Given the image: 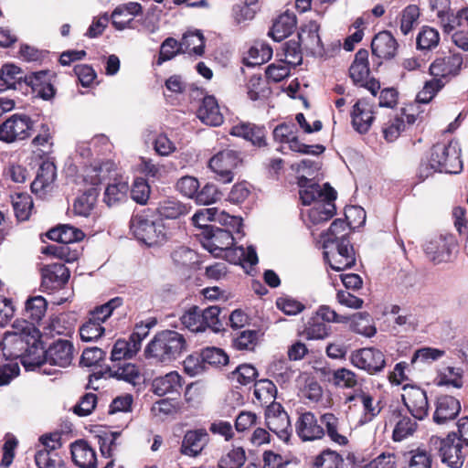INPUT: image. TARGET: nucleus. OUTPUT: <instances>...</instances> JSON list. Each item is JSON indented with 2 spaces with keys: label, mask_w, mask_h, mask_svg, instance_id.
<instances>
[{
  "label": "nucleus",
  "mask_w": 468,
  "mask_h": 468,
  "mask_svg": "<svg viewBox=\"0 0 468 468\" xmlns=\"http://www.w3.org/2000/svg\"><path fill=\"white\" fill-rule=\"evenodd\" d=\"M273 137L275 141L287 144L292 151L300 154L317 155L324 151V147L321 144L307 145L301 143L296 135V128L293 123H282L276 126Z\"/></svg>",
  "instance_id": "6e6552de"
},
{
  "label": "nucleus",
  "mask_w": 468,
  "mask_h": 468,
  "mask_svg": "<svg viewBox=\"0 0 468 468\" xmlns=\"http://www.w3.org/2000/svg\"><path fill=\"white\" fill-rule=\"evenodd\" d=\"M230 134L242 137L256 146L266 145V129L262 125L250 122H239L230 129Z\"/></svg>",
  "instance_id": "bb28decb"
},
{
  "label": "nucleus",
  "mask_w": 468,
  "mask_h": 468,
  "mask_svg": "<svg viewBox=\"0 0 468 468\" xmlns=\"http://www.w3.org/2000/svg\"><path fill=\"white\" fill-rule=\"evenodd\" d=\"M320 422L330 441L339 446H346L349 442L348 432L343 428L340 420L331 412L320 416Z\"/></svg>",
  "instance_id": "4be33fe9"
},
{
  "label": "nucleus",
  "mask_w": 468,
  "mask_h": 468,
  "mask_svg": "<svg viewBox=\"0 0 468 468\" xmlns=\"http://www.w3.org/2000/svg\"><path fill=\"white\" fill-rule=\"evenodd\" d=\"M451 238L439 235L431 238L424 244V251L427 257L434 263L447 261L450 259Z\"/></svg>",
  "instance_id": "cd10ccee"
},
{
  "label": "nucleus",
  "mask_w": 468,
  "mask_h": 468,
  "mask_svg": "<svg viewBox=\"0 0 468 468\" xmlns=\"http://www.w3.org/2000/svg\"><path fill=\"white\" fill-rule=\"evenodd\" d=\"M401 397L404 405L414 419L421 420L428 415L429 403L424 389L414 385H405Z\"/></svg>",
  "instance_id": "dca6fc26"
},
{
  "label": "nucleus",
  "mask_w": 468,
  "mask_h": 468,
  "mask_svg": "<svg viewBox=\"0 0 468 468\" xmlns=\"http://www.w3.org/2000/svg\"><path fill=\"white\" fill-rule=\"evenodd\" d=\"M104 333V327L101 323L90 317L80 328V335L82 341L91 342L100 338Z\"/></svg>",
  "instance_id": "052dcab7"
},
{
  "label": "nucleus",
  "mask_w": 468,
  "mask_h": 468,
  "mask_svg": "<svg viewBox=\"0 0 468 468\" xmlns=\"http://www.w3.org/2000/svg\"><path fill=\"white\" fill-rule=\"evenodd\" d=\"M200 235L203 247L216 257H219L223 251H229L234 244L231 229L213 227L205 229Z\"/></svg>",
  "instance_id": "1a4fd4ad"
},
{
  "label": "nucleus",
  "mask_w": 468,
  "mask_h": 468,
  "mask_svg": "<svg viewBox=\"0 0 468 468\" xmlns=\"http://www.w3.org/2000/svg\"><path fill=\"white\" fill-rule=\"evenodd\" d=\"M246 461L245 451L237 447L223 455L218 462V468H240Z\"/></svg>",
  "instance_id": "bf43d9fd"
},
{
  "label": "nucleus",
  "mask_w": 468,
  "mask_h": 468,
  "mask_svg": "<svg viewBox=\"0 0 468 468\" xmlns=\"http://www.w3.org/2000/svg\"><path fill=\"white\" fill-rule=\"evenodd\" d=\"M12 205L18 220L28 219L33 208V200L27 193H16L12 197Z\"/></svg>",
  "instance_id": "09e8293b"
},
{
  "label": "nucleus",
  "mask_w": 468,
  "mask_h": 468,
  "mask_svg": "<svg viewBox=\"0 0 468 468\" xmlns=\"http://www.w3.org/2000/svg\"><path fill=\"white\" fill-rule=\"evenodd\" d=\"M276 395V386L270 379L263 378L255 382L254 397L261 405L274 404Z\"/></svg>",
  "instance_id": "a18cd8bd"
},
{
  "label": "nucleus",
  "mask_w": 468,
  "mask_h": 468,
  "mask_svg": "<svg viewBox=\"0 0 468 468\" xmlns=\"http://www.w3.org/2000/svg\"><path fill=\"white\" fill-rule=\"evenodd\" d=\"M461 410V404L458 399L452 396H441L437 399L433 420L438 424H443L453 420Z\"/></svg>",
  "instance_id": "2f4dec72"
},
{
  "label": "nucleus",
  "mask_w": 468,
  "mask_h": 468,
  "mask_svg": "<svg viewBox=\"0 0 468 468\" xmlns=\"http://www.w3.org/2000/svg\"><path fill=\"white\" fill-rule=\"evenodd\" d=\"M431 10L435 13L439 24L441 25L443 31L447 34L452 32V27L451 26V20L453 14L451 12V1L450 0H430Z\"/></svg>",
  "instance_id": "37998d69"
},
{
  "label": "nucleus",
  "mask_w": 468,
  "mask_h": 468,
  "mask_svg": "<svg viewBox=\"0 0 468 468\" xmlns=\"http://www.w3.org/2000/svg\"><path fill=\"white\" fill-rule=\"evenodd\" d=\"M122 303V300L120 297L111 299L106 303L97 306L93 311H91L90 317L102 324L112 315L113 310L121 306Z\"/></svg>",
  "instance_id": "680f3d73"
},
{
  "label": "nucleus",
  "mask_w": 468,
  "mask_h": 468,
  "mask_svg": "<svg viewBox=\"0 0 468 468\" xmlns=\"http://www.w3.org/2000/svg\"><path fill=\"white\" fill-rule=\"evenodd\" d=\"M369 73L368 51L363 48L359 49L349 68L350 78L356 84L364 85L369 78Z\"/></svg>",
  "instance_id": "c9c22d12"
},
{
  "label": "nucleus",
  "mask_w": 468,
  "mask_h": 468,
  "mask_svg": "<svg viewBox=\"0 0 468 468\" xmlns=\"http://www.w3.org/2000/svg\"><path fill=\"white\" fill-rule=\"evenodd\" d=\"M346 403L349 409L358 405L362 407V414L359 417L356 426H363L371 422L381 411L380 402L375 401L373 396L362 388L356 389L353 394L346 398Z\"/></svg>",
  "instance_id": "9d476101"
},
{
  "label": "nucleus",
  "mask_w": 468,
  "mask_h": 468,
  "mask_svg": "<svg viewBox=\"0 0 468 468\" xmlns=\"http://www.w3.org/2000/svg\"><path fill=\"white\" fill-rule=\"evenodd\" d=\"M187 344L183 335L173 330L157 333L144 348L147 359L156 364L168 365L186 351Z\"/></svg>",
  "instance_id": "f03ea898"
},
{
  "label": "nucleus",
  "mask_w": 468,
  "mask_h": 468,
  "mask_svg": "<svg viewBox=\"0 0 468 468\" xmlns=\"http://www.w3.org/2000/svg\"><path fill=\"white\" fill-rule=\"evenodd\" d=\"M350 361L356 367L371 375L381 372L386 366L384 354L374 347L355 351L350 356Z\"/></svg>",
  "instance_id": "4468645a"
},
{
  "label": "nucleus",
  "mask_w": 468,
  "mask_h": 468,
  "mask_svg": "<svg viewBox=\"0 0 468 468\" xmlns=\"http://www.w3.org/2000/svg\"><path fill=\"white\" fill-rule=\"evenodd\" d=\"M396 423L392 432V439L395 441H401L413 435L418 427L416 420L400 413L396 415Z\"/></svg>",
  "instance_id": "c03bdc74"
},
{
  "label": "nucleus",
  "mask_w": 468,
  "mask_h": 468,
  "mask_svg": "<svg viewBox=\"0 0 468 468\" xmlns=\"http://www.w3.org/2000/svg\"><path fill=\"white\" fill-rule=\"evenodd\" d=\"M55 178V165L48 161L43 162L31 184L32 192L44 198L53 189Z\"/></svg>",
  "instance_id": "aec40b11"
},
{
  "label": "nucleus",
  "mask_w": 468,
  "mask_h": 468,
  "mask_svg": "<svg viewBox=\"0 0 468 468\" xmlns=\"http://www.w3.org/2000/svg\"><path fill=\"white\" fill-rule=\"evenodd\" d=\"M348 225L341 218L335 219L326 233L322 235L323 248L327 250L331 245L342 241V239H348L347 238Z\"/></svg>",
  "instance_id": "ea45409f"
},
{
  "label": "nucleus",
  "mask_w": 468,
  "mask_h": 468,
  "mask_svg": "<svg viewBox=\"0 0 468 468\" xmlns=\"http://www.w3.org/2000/svg\"><path fill=\"white\" fill-rule=\"evenodd\" d=\"M130 229L133 236L147 246H155L166 239L165 228L161 221H153L143 215H133Z\"/></svg>",
  "instance_id": "423d86ee"
},
{
  "label": "nucleus",
  "mask_w": 468,
  "mask_h": 468,
  "mask_svg": "<svg viewBox=\"0 0 468 468\" xmlns=\"http://www.w3.org/2000/svg\"><path fill=\"white\" fill-rule=\"evenodd\" d=\"M48 237L52 240L58 241V245H68L81 240L84 238V233L75 227L62 225L50 229L48 232Z\"/></svg>",
  "instance_id": "4c0bfd02"
},
{
  "label": "nucleus",
  "mask_w": 468,
  "mask_h": 468,
  "mask_svg": "<svg viewBox=\"0 0 468 468\" xmlns=\"http://www.w3.org/2000/svg\"><path fill=\"white\" fill-rule=\"evenodd\" d=\"M372 53L380 58H393L398 49V43L388 31L379 32L371 43Z\"/></svg>",
  "instance_id": "473e14b6"
},
{
  "label": "nucleus",
  "mask_w": 468,
  "mask_h": 468,
  "mask_svg": "<svg viewBox=\"0 0 468 468\" xmlns=\"http://www.w3.org/2000/svg\"><path fill=\"white\" fill-rule=\"evenodd\" d=\"M71 457L80 468H97V457L93 448L85 441L80 440L71 444Z\"/></svg>",
  "instance_id": "7c9ffc66"
},
{
  "label": "nucleus",
  "mask_w": 468,
  "mask_h": 468,
  "mask_svg": "<svg viewBox=\"0 0 468 468\" xmlns=\"http://www.w3.org/2000/svg\"><path fill=\"white\" fill-rule=\"evenodd\" d=\"M257 377L258 371L252 365L242 364L229 374V378L232 382L246 386L254 382Z\"/></svg>",
  "instance_id": "603ef678"
},
{
  "label": "nucleus",
  "mask_w": 468,
  "mask_h": 468,
  "mask_svg": "<svg viewBox=\"0 0 468 468\" xmlns=\"http://www.w3.org/2000/svg\"><path fill=\"white\" fill-rule=\"evenodd\" d=\"M303 334L308 340H322L329 335L330 326L313 316L307 322Z\"/></svg>",
  "instance_id": "8fccbe9b"
},
{
  "label": "nucleus",
  "mask_w": 468,
  "mask_h": 468,
  "mask_svg": "<svg viewBox=\"0 0 468 468\" xmlns=\"http://www.w3.org/2000/svg\"><path fill=\"white\" fill-rule=\"evenodd\" d=\"M38 328L27 320H16L12 330L5 333L0 346L7 360L20 358L27 366L39 365L43 356Z\"/></svg>",
  "instance_id": "f257e3e1"
},
{
  "label": "nucleus",
  "mask_w": 468,
  "mask_h": 468,
  "mask_svg": "<svg viewBox=\"0 0 468 468\" xmlns=\"http://www.w3.org/2000/svg\"><path fill=\"white\" fill-rule=\"evenodd\" d=\"M201 358L205 365L215 367L225 366L229 362L227 354L222 349L217 347H207L203 349Z\"/></svg>",
  "instance_id": "e2e57ef3"
},
{
  "label": "nucleus",
  "mask_w": 468,
  "mask_h": 468,
  "mask_svg": "<svg viewBox=\"0 0 468 468\" xmlns=\"http://www.w3.org/2000/svg\"><path fill=\"white\" fill-rule=\"evenodd\" d=\"M318 31L319 25L310 21L301 28L297 37L304 49L313 55L321 56L324 53V48Z\"/></svg>",
  "instance_id": "393cba45"
},
{
  "label": "nucleus",
  "mask_w": 468,
  "mask_h": 468,
  "mask_svg": "<svg viewBox=\"0 0 468 468\" xmlns=\"http://www.w3.org/2000/svg\"><path fill=\"white\" fill-rule=\"evenodd\" d=\"M142 13V6L137 2H129L118 5L112 14V25L116 29H124L133 19Z\"/></svg>",
  "instance_id": "f704fd0d"
},
{
  "label": "nucleus",
  "mask_w": 468,
  "mask_h": 468,
  "mask_svg": "<svg viewBox=\"0 0 468 468\" xmlns=\"http://www.w3.org/2000/svg\"><path fill=\"white\" fill-rule=\"evenodd\" d=\"M204 47V37L198 30L185 33L182 40L180 41L181 52L187 53L189 55H203Z\"/></svg>",
  "instance_id": "a19ab883"
},
{
  "label": "nucleus",
  "mask_w": 468,
  "mask_h": 468,
  "mask_svg": "<svg viewBox=\"0 0 468 468\" xmlns=\"http://www.w3.org/2000/svg\"><path fill=\"white\" fill-rule=\"evenodd\" d=\"M444 85L445 82L440 79L426 81L422 90L417 94L415 103L418 105L429 103Z\"/></svg>",
  "instance_id": "4d7b16f0"
},
{
  "label": "nucleus",
  "mask_w": 468,
  "mask_h": 468,
  "mask_svg": "<svg viewBox=\"0 0 468 468\" xmlns=\"http://www.w3.org/2000/svg\"><path fill=\"white\" fill-rule=\"evenodd\" d=\"M439 386H452L460 388L463 387V371L459 367H448L438 376Z\"/></svg>",
  "instance_id": "13d9d810"
},
{
  "label": "nucleus",
  "mask_w": 468,
  "mask_h": 468,
  "mask_svg": "<svg viewBox=\"0 0 468 468\" xmlns=\"http://www.w3.org/2000/svg\"><path fill=\"white\" fill-rule=\"evenodd\" d=\"M24 72L14 64H5L0 69V92L16 89V84L24 80Z\"/></svg>",
  "instance_id": "49530a36"
},
{
  "label": "nucleus",
  "mask_w": 468,
  "mask_h": 468,
  "mask_svg": "<svg viewBox=\"0 0 468 468\" xmlns=\"http://www.w3.org/2000/svg\"><path fill=\"white\" fill-rule=\"evenodd\" d=\"M296 27V17L292 14L284 13L273 23L269 35L277 42H280L292 34Z\"/></svg>",
  "instance_id": "e433bc0d"
},
{
  "label": "nucleus",
  "mask_w": 468,
  "mask_h": 468,
  "mask_svg": "<svg viewBox=\"0 0 468 468\" xmlns=\"http://www.w3.org/2000/svg\"><path fill=\"white\" fill-rule=\"evenodd\" d=\"M335 198L336 192L335 189H330L326 200L318 201L313 207L308 209L307 217L309 222L316 225L330 219L335 213V205L334 203Z\"/></svg>",
  "instance_id": "a878e982"
},
{
  "label": "nucleus",
  "mask_w": 468,
  "mask_h": 468,
  "mask_svg": "<svg viewBox=\"0 0 468 468\" xmlns=\"http://www.w3.org/2000/svg\"><path fill=\"white\" fill-rule=\"evenodd\" d=\"M324 257L336 271L351 268L356 263L355 252L349 239H342L331 245L329 249L324 250Z\"/></svg>",
  "instance_id": "9b49d317"
},
{
  "label": "nucleus",
  "mask_w": 468,
  "mask_h": 468,
  "mask_svg": "<svg viewBox=\"0 0 468 468\" xmlns=\"http://www.w3.org/2000/svg\"><path fill=\"white\" fill-rule=\"evenodd\" d=\"M150 186L144 178H136L131 188V197L140 205H145L150 197Z\"/></svg>",
  "instance_id": "0e129e2a"
},
{
  "label": "nucleus",
  "mask_w": 468,
  "mask_h": 468,
  "mask_svg": "<svg viewBox=\"0 0 468 468\" xmlns=\"http://www.w3.org/2000/svg\"><path fill=\"white\" fill-rule=\"evenodd\" d=\"M59 433L44 434L39 438V444L35 452V463L37 468H67L58 453L61 447Z\"/></svg>",
  "instance_id": "20e7f679"
},
{
  "label": "nucleus",
  "mask_w": 468,
  "mask_h": 468,
  "mask_svg": "<svg viewBox=\"0 0 468 468\" xmlns=\"http://www.w3.org/2000/svg\"><path fill=\"white\" fill-rule=\"evenodd\" d=\"M33 122L26 114H13L0 125V141L14 143L31 135Z\"/></svg>",
  "instance_id": "0eeeda50"
},
{
  "label": "nucleus",
  "mask_w": 468,
  "mask_h": 468,
  "mask_svg": "<svg viewBox=\"0 0 468 468\" xmlns=\"http://www.w3.org/2000/svg\"><path fill=\"white\" fill-rule=\"evenodd\" d=\"M374 106L368 101L358 100L351 112V122L356 132L360 134L367 133L375 120Z\"/></svg>",
  "instance_id": "a211bd4d"
},
{
  "label": "nucleus",
  "mask_w": 468,
  "mask_h": 468,
  "mask_svg": "<svg viewBox=\"0 0 468 468\" xmlns=\"http://www.w3.org/2000/svg\"><path fill=\"white\" fill-rule=\"evenodd\" d=\"M221 197V193L218 191V187L213 184L205 185L199 191L197 190L195 200L198 205H210Z\"/></svg>",
  "instance_id": "69168bd1"
},
{
  "label": "nucleus",
  "mask_w": 468,
  "mask_h": 468,
  "mask_svg": "<svg viewBox=\"0 0 468 468\" xmlns=\"http://www.w3.org/2000/svg\"><path fill=\"white\" fill-rule=\"evenodd\" d=\"M240 162L239 154L231 149L223 150L209 160V167L217 174L218 179L222 183H230L233 180V170Z\"/></svg>",
  "instance_id": "ddd939ff"
},
{
  "label": "nucleus",
  "mask_w": 468,
  "mask_h": 468,
  "mask_svg": "<svg viewBox=\"0 0 468 468\" xmlns=\"http://www.w3.org/2000/svg\"><path fill=\"white\" fill-rule=\"evenodd\" d=\"M48 303L46 299L40 295L30 297L26 302V316L30 320V324L36 325L45 316ZM29 323V321H27Z\"/></svg>",
  "instance_id": "de8ad7c7"
},
{
  "label": "nucleus",
  "mask_w": 468,
  "mask_h": 468,
  "mask_svg": "<svg viewBox=\"0 0 468 468\" xmlns=\"http://www.w3.org/2000/svg\"><path fill=\"white\" fill-rule=\"evenodd\" d=\"M190 208L189 205L176 198L169 197L159 203L157 211L160 216L165 218L175 219L187 215L190 212Z\"/></svg>",
  "instance_id": "58836bf2"
},
{
  "label": "nucleus",
  "mask_w": 468,
  "mask_h": 468,
  "mask_svg": "<svg viewBox=\"0 0 468 468\" xmlns=\"http://www.w3.org/2000/svg\"><path fill=\"white\" fill-rule=\"evenodd\" d=\"M208 441V433L205 429L192 430L186 432L181 452L184 455L196 457L201 453Z\"/></svg>",
  "instance_id": "c85d7f7f"
},
{
  "label": "nucleus",
  "mask_w": 468,
  "mask_h": 468,
  "mask_svg": "<svg viewBox=\"0 0 468 468\" xmlns=\"http://www.w3.org/2000/svg\"><path fill=\"white\" fill-rule=\"evenodd\" d=\"M463 64V58L460 53L450 52L447 56L437 58L430 65L429 71L434 79H440L446 83L460 73Z\"/></svg>",
  "instance_id": "2eb2a0df"
},
{
  "label": "nucleus",
  "mask_w": 468,
  "mask_h": 468,
  "mask_svg": "<svg viewBox=\"0 0 468 468\" xmlns=\"http://www.w3.org/2000/svg\"><path fill=\"white\" fill-rule=\"evenodd\" d=\"M324 379L336 388H353L357 384V376L355 372L346 367L331 369L324 367L321 369Z\"/></svg>",
  "instance_id": "c756f323"
},
{
  "label": "nucleus",
  "mask_w": 468,
  "mask_h": 468,
  "mask_svg": "<svg viewBox=\"0 0 468 468\" xmlns=\"http://www.w3.org/2000/svg\"><path fill=\"white\" fill-rule=\"evenodd\" d=\"M96 202V195L89 190L78 197L73 204L75 215L87 218L90 215Z\"/></svg>",
  "instance_id": "5fc2aeb1"
},
{
  "label": "nucleus",
  "mask_w": 468,
  "mask_h": 468,
  "mask_svg": "<svg viewBox=\"0 0 468 468\" xmlns=\"http://www.w3.org/2000/svg\"><path fill=\"white\" fill-rule=\"evenodd\" d=\"M296 433L303 441L320 440L324 436V431L321 423L318 422L315 415L311 411L300 414L296 424Z\"/></svg>",
  "instance_id": "6ab92c4d"
},
{
  "label": "nucleus",
  "mask_w": 468,
  "mask_h": 468,
  "mask_svg": "<svg viewBox=\"0 0 468 468\" xmlns=\"http://www.w3.org/2000/svg\"><path fill=\"white\" fill-rule=\"evenodd\" d=\"M42 283L45 290H55L63 286L69 278V271L62 263L45 265L41 269Z\"/></svg>",
  "instance_id": "412c9836"
},
{
  "label": "nucleus",
  "mask_w": 468,
  "mask_h": 468,
  "mask_svg": "<svg viewBox=\"0 0 468 468\" xmlns=\"http://www.w3.org/2000/svg\"><path fill=\"white\" fill-rule=\"evenodd\" d=\"M430 443L433 449L438 450L441 462L451 468H461L468 455V446L457 438L455 432L445 438L432 436Z\"/></svg>",
  "instance_id": "7ed1b4c3"
},
{
  "label": "nucleus",
  "mask_w": 468,
  "mask_h": 468,
  "mask_svg": "<svg viewBox=\"0 0 468 468\" xmlns=\"http://www.w3.org/2000/svg\"><path fill=\"white\" fill-rule=\"evenodd\" d=\"M138 352L139 349L130 339H118L112 349L111 360L121 361L122 359H131L134 357Z\"/></svg>",
  "instance_id": "3c124183"
},
{
  "label": "nucleus",
  "mask_w": 468,
  "mask_h": 468,
  "mask_svg": "<svg viewBox=\"0 0 468 468\" xmlns=\"http://www.w3.org/2000/svg\"><path fill=\"white\" fill-rule=\"evenodd\" d=\"M172 260L179 267H192L197 262V254L193 250L180 247L173 251Z\"/></svg>",
  "instance_id": "338daca9"
},
{
  "label": "nucleus",
  "mask_w": 468,
  "mask_h": 468,
  "mask_svg": "<svg viewBox=\"0 0 468 468\" xmlns=\"http://www.w3.org/2000/svg\"><path fill=\"white\" fill-rule=\"evenodd\" d=\"M197 117L203 123L210 126H218L223 122V115L214 96L204 97L197 110Z\"/></svg>",
  "instance_id": "72a5a7b5"
},
{
  "label": "nucleus",
  "mask_w": 468,
  "mask_h": 468,
  "mask_svg": "<svg viewBox=\"0 0 468 468\" xmlns=\"http://www.w3.org/2000/svg\"><path fill=\"white\" fill-rule=\"evenodd\" d=\"M182 388L183 378L176 371H171L165 376L155 378L152 382V390L159 397L179 395Z\"/></svg>",
  "instance_id": "5701e85b"
},
{
  "label": "nucleus",
  "mask_w": 468,
  "mask_h": 468,
  "mask_svg": "<svg viewBox=\"0 0 468 468\" xmlns=\"http://www.w3.org/2000/svg\"><path fill=\"white\" fill-rule=\"evenodd\" d=\"M129 191V185L122 179H115L110 183L104 191V202L109 206H114L125 200Z\"/></svg>",
  "instance_id": "79ce46f5"
},
{
  "label": "nucleus",
  "mask_w": 468,
  "mask_h": 468,
  "mask_svg": "<svg viewBox=\"0 0 468 468\" xmlns=\"http://www.w3.org/2000/svg\"><path fill=\"white\" fill-rule=\"evenodd\" d=\"M42 357L45 364L67 367L71 365L74 357V346L69 340H58L51 345L47 351L43 350Z\"/></svg>",
  "instance_id": "f3484780"
},
{
  "label": "nucleus",
  "mask_w": 468,
  "mask_h": 468,
  "mask_svg": "<svg viewBox=\"0 0 468 468\" xmlns=\"http://www.w3.org/2000/svg\"><path fill=\"white\" fill-rule=\"evenodd\" d=\"M343 458L335 451L325 450L314 460V465L318 468H340Z\"/></svg>",
  "instance_id": "774afa93"
},
{
  "label": "nucleus",
  "mask_w": 468,
  "mask_h": 468,
  "mask_svg": "<svg viewBox=\"0 0 468 468\" xmlns=\"http://www.w3.org/2000/svg\"><path fill=\"white\" fill-rule=\"evenodd\" d=\"M440 34L438 30L430 27H423L417 36V48L422 50H431L438 46Z\"/></svg>",
  "instance_id": "6e6d98bb"
},
{
  "label": "nucleus",
  "mask_w": 468,
  "mask_h": 468,
  "mask_svg": "<svg viewBox=\"0 0 468 468\" xmlns=\"http://www.w3.org/2000/svg\"><path fill=\"white\" fill-rule=\"evenodd\" d=\"M308 182L309 180L305 176H301L298 180L299 186L301 187L299 191L300 199L303 205L309 206L312 203L315 204L318 201L327 199L329 190L333 189L328 184H324V186L315 183L307 185Z\"/></svg>",
  "instance_id": "b1692460"
},
{
  "label": "nucleus",
  "mask_w": 468,
  "mask_h": 468,
  "mask_svg": "<svg viewBox=\"0 0 468 468\" xmlns=\"http://www.w3.org/2000/svg\"><path fill=\"white\" fill-rule=\"evenodd\" d=\"M430 156L440 173L457 174L463 168L458 142L451 141L433 145Z\"/></svg>",
  "instance_id": "39448f33"
},
{
  "label": "nucleus",
  "mask_w": 468,
  "mask_h": 468,
  "mask_svg": "<svg viewBox=\"0 0 468 468\" xmlns=\"http://www.w3.org/2000/svg\"><path fill=\"white\" fill-rule=\"evenodd\" d=\"M265 422L268 429L279 439L288 442L292 434L289 416L280 403L270 404L265 410Z\"/></svg>",
  "instance_id": "f8f14e48"
},
{
  "label": "nucleus",
  "mask_w": 468,
  "mask_h": 468,
  "mask_svg": "<svg viewBox=\"0 0 468 468\" xmlns=\"http://www.w3.org/2000/svg\"><path fill=\"white\" fill-rule=\"evenodd\" d=\"M180 321L184 327L187 328L191 332L197 333L205 331L204 324L202 322L201 309L197 306H193L186 311L180 317Z\"/></svg>",
  "instance_id": "864d4df0"
}]
</instances>
